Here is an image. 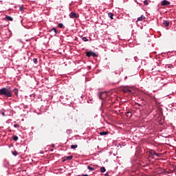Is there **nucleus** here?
Segmentation results:
<instances>
[{
	"label": "nucleus",
	"mask_w": 176,
	"mask_h": 176,
	"mask_svg": "<svg viewBox=\"0 0 176 176\" xmlns=\"http://www.w3.org/2000/svg\"><path fill=\"white\" fill-rule=\"evenodd\" d=\"M6 20H8V21H13V18H12L11 16H6Z\"/></svg>",
	"instance_id": "obj_10"
},
{
	"label": "nucleus",
	"mask_w": 176,
	"mask_h": 176,
	"mask_svg": "<svg viewBox=\"0 0 176 176\" xmlns=\"http://www.w3.org/2000/svg\"><path fill=\"white\" fill-rule=\"evenodd\" d=\"M123 93H131V90L129 89L125 88L122 89Z\"/></svg>",
	"instance_id": "obj_7"
},
{
	"label": "nucleus",
	"mask_w": 176,
	"mask_h": 176,
	"mask_svg": "<svg viewBox=\"0 0 176 176\" xmlns=\"http://www.w3.org/2000/svg\"><path fill=\"white\" fill-rule=\"evenodd\" d=\"M126 118H131V116H132L131 112H127L126 113Z\"/></svg>",
	"instance_id": "obj_12"
},
{
	"label": "nucleus",
	"mask_w": 176,
	"mask_h": 176,
	"mask_svg": "<svg viewBox=\"0 0 176 176\" xmlns=\"http://www.w3.org/2000/svg\"><path fill=\"white\" fill-rule=\"evenodd\" d=\"M153 155H155V156H157L159 157L160 154L156 153V152H153Z\"/></svg>",
	"instance_id": "obj_26"
},
{
	"label": "nucleus",
	"mask_w": 176,
	"mask_h": 176,
	"mask_svg": "<svg viewBox=\"0 0 176 176\" xmlns=\"http://www.w3.org/2000/svg\"><path fill=\"white\" fill-rule=\"evenodd\" d=\"M54 32V35L56 36L57 35V34H58V32L57 31V30L56 29V28H52L50 32Z\"/></svg>",
	"instance_id": "obj_5"
},
{
	"label": "nucleus",
	"mask_w": 176,
	"mask_h": 176,
	"mask_svg": "<svg viewBox=\"0 0 176 176\" xmlns=\"http://www.w3.org/2000/svg\"><path fill=\"white\" fill-rule=\"evenodd\" d=\"M14 127H15V129H19V127H20V125L15 124H14Z\"/></svg>",
	"instance_id": "obj_22"
},
{
	"label": "nucleus",
	"mask_w": 176,
	"mask_h": 176,
	"mask_svg": "<svg viewBox=\"0 0 176 176\" xmlns=\"http://www.w3.org/2000/svg\"><path fill=\"white\" fill-rule=\"evenodd\" d=\"M81 39L84 41V42H87L89 41V39H87V38L84 37V36H81Z\"/></svg>",
	"instance_id": "obj_15"
},
{
	"label": "nucleus",
	"mask_w": 176,
	"mask_h": 176,
	"mask_svg": "<svg viewBox=\"0 0 176 176\" xmlns=\"http://www.w3.org/2000/svg\"><path fill=\"white\" fill-rule=\"evenodd\" d=\"M24 9L25 8H24L23 7H20L21 12H24Z\"/></svg>",
	"instance_id": "obj_23"
},
{
	"label": "nucleus",
	"mask_w": 176,
	"mask_h": 176,
	"mask_svg": "<svg viewBox=\"0 0 176 176\" xmlns=\"http://www.w3.org/2000/svg\"><path fill=\"white\" fill-rule=\"evenodd\" d=\"M82 176H89V175H82Z\"/></svg>",
	"instance_id": "obj_28"
},
{
	"label": "nucleus",
	"mask_w": 176,
	"mask_h": 176,
	"mask_svg": "<svg viewBox=\"0 0 176 176\" xmlns=\"http://www.w3.org/2000/svg\"><path fill=\"white\" fill-rule=\"evenodd\" d=\"M14 92L15 96H19V90L17 89H14Z\"/></svg>",
	"instance_id": "obj_17"
},
{
	"label": "nucleus",
	"mask_w": 176,
	"mask_h": 176,
	"mask_svg": "<svg viewBox=\"0 0 176 176\" xmlns=\"http://www.w3.org/2000/svg\"><path fill=\"white\" fill-rule=\"evenodd\" d=\"M109 132H108V131H107L100 132V135H107V134H109Z\"/></svg>",
	"instance_id": "obj_8"
},
{
	"label": "nucleus",
	"mask_w": 176,
	"mask_h": 176,
	"mask_svg": "<svg viewBox=\"0 0 176 176\" xmlns=\"http://www.w3.org/2000/svg\"><path fill=\"white\" fill-rule=\"evenodd\" d=\"M3 116H5V113H3Z\"/></svg>",
	"instance_id": "obj_29"
},
{
	"label": "nucleus",
	"mask_w": 176,
	"mask_h": 176,
	"mask_svg": "<svg viewBox=\"0 0 176 176\" xmlns=\"http://www.w3.org/2000/svg\"><path fill=\"white\" fill-rule=\"evenodd\" d=\"M12 155H14V156H17L18 155L17 151L12 153Z\"/></svg>",
	"instance_id": "obj_25"
},
{
	"label": "nucleus",
	"mask_w": 176,
	"mask_h": 176,
	"mask_svg": "<svg viewBox=\"0 0 176 176\" xmlns=\"http://www.w3.org/2000/svg\"><path fill=\"white\" fill-rule=\"evenodd\" d=\"M102 94H100V96H99L100 100H102Z\"/></svg>",
	"instance_id": "obj_24"
},
{
	"label": "nucleus",
	"mask_w": 176,
	"mask_h": 176,
	"mask_svg": "<svg viewBox=\"0 0 176 176\" xmlns=\"http://www.w3.org/2000/svg\"><path fill=\"white\" fill-rule=\"evenodd\" d=\"M87 57H98V55L96 54L95 52H93L91 51H89L86 52Z\"/></svg>",
	"instance_id": "obj_2"
},
{
	"label": "nucleus",
	"mask_w": 176,
	"mask_h": 176,
	"mask_svg": "<svg viewBox=\"0 0 176 176\" xmlns=\"http://www.w3.org/2000/svg\"><path fill=\"white\" fill-rule=\"evenodd\" d=\"M164 25H165V27H168L170 25V22H168V21H164Z\"/></svg>",
	"instance_id": "obj_9"
},
{
	"label": "nucleus",
	"mask_w": 176,
	"mask_h": 176,
	"mask_svg": "<svg viewBox=\"0 0 176 176\" xmlns=\"http://www.w3.org/2000/svg\"><path fill=\"white\" fill-rule=\"evenodd\" d=\"M76 148H78V145L77 144H72L71 146V149H76Z\"/></svg>",
	"instance_id": "obj_14"
},
{
	"label": "nucleus",
	"mask_w": 176,
	"mask_h": 176,
	"mask_svg": "<svg viewBox=\"0 0 176 176\" xmlns=\"http://www.w3.org/2000/svg\"><path fill=\"white\" fill-rule=\"evenodd\" d=\"M162 6H168L170 5V1L167 0H164L161 2Z\"/></svg>",
	"instance_id": "obj_4"
},
{
	"label": "nucleus",
	"mask_w": 176,
	"mask_h": 176,
	"mask_svg": "<svg viewBox=\"0 0 176 176\" xmlns=\"http://www.w3.org/2000/svg\"><path fill=\"white\" fill-rule=\"evenodd\" d=\"M108 16H109V17L110 19H111V20H113V13L109 12V13L108 14Z\"/></svg>",
	"instance_id": "obj_11"
},
{
	"label": "nucleus",
	"mask_w": 176,
	"mask_h": 176,
	"mask_svg": "<svg viewBox=\"0 0 176 176\" xmlns=\"http://www.w3.org/2000/svg\"><path fill=\"white\" fill-rule=\"evenodd\" d=\"M0 96H5V97H12V89L10 87H6L0 89Z\"/></svg>",
	"instance_id": "obj_1"
},
{
	"label": "nucleus",
	"mask_w": 176,
	"mask_h": 176,
	"mask_svg": "<svg viewBox=\"0 0 176 176\" xmlns=\"http://www.w3.org/2000/svg\"><path fill=\"white\" fill-rule=\"evenodd\" d=\"M33 62L34 63V64H38V59L34 58L33 59Z\"/></svg>",
	"instance_id": "obj_21"
},
{
	"label": "nucleus",
	"mask_w": 176,
	"mask_h": 176,
	"mask_svg": "<svg viewBox=\"0 0 176 176\" xmlns=\"http://www.w3.org/2000/svg\"><path fill=\"white\" fill-rule=\"evenodd\" d=\"M58 28H64V25L63 23H59L58 24Z\"/></svg>",
	"instance_id": "obj_20"
},
{
	"label": "nucleus",
	"mask_w": 176,
	"mask_h": 176,
	"mask_svg": "<svg viewBox=\"0 0 176 176\" xmlns=\"http://www.w3.org/2000/svg\"><path fill=\"white\" fill-rule=\"evenodd\" d=\"M72 158H73L72 155L67 156L66 157V160H72Z\"/></svg>",
	"instance_id": "obj_19"
},
{
	"label": "nucleus",
	"mask_w": 176,
	"mask_h": 176,
	"mask_svg": "<svg viewBox=\"0 0 176 176\" xmlns=\"http://www.w3.org/2000/svg\"><path fill=\"white\" fill-rule=\"evenodd\" d=\"M144 5H148V1H146V0H145L144 1Z\"/></svg>",
	"instance_id": "obj_27"
},
{
	"label": "nucleus",
	"mask_w": 176,
	"mask_h": 176,
	"mask_svg": "<svg viewBox=\"0 0 176 176\" xmlns=\"http://www.w3.org/2000/svg\"><path fill=\"white\" fill-rule=\"evenodd\" d=\"M146 17L144 15H142L140 17H139L137 20V21H142V20H145Z\"/></svg>",
	"instance_id": "obj_6"
},
{
	"label": "nucleus",
	"mask_w": 176,
	"mask_h": 176,
	"mask_svg": "<svg viewBox=\"0 0 176 176\" xmlns=\"http://www.w3.org/2000/svg\"><path fill=\"white\" fill-rule=\"evenodd\" d=\"M107 170L105 169V167H101L100 168V173H105Z\"/></svg>",
	"instance_id": "obj_16"
},
{
	"label": "nucleus",
	"mask_w": 176,
	"mask_h": 176,
	"mask_svg": "<svg viewBox=\"0 0 176 176\" xmlns=\"http://www.w3.org/2000/svg\"><path fill=\"white\" fill-rule=\"evenodd\" d=\"M12 140L14 141H17L19 140V137L17 135H13L12 136Z\"/></svg>",
	"instance_id": "obj_13"
},
{
	"label": "nucleus",
	"mask_w": 176,
	"mask_h": 176,
	"mask_svg": "<svg viewBox=\"0 0 176 176\" xmlns=\"http://www.w3.org/2000/svg\"><path fill=\"white\" fill-rule=\"evenodd\" d=\"M69 16L71 17V19H78V17H79V15L76 14V12H72L69 14Z\"/></svg>",
	"instance_id": "obj_3"
},
{
	"label": "nucleus",
	"mask_w": 176,
	"mask_h": 176,
	"mask_svg": "<svg viewBox=\"0 0 176 176\" xmlns=\"http://www.w3.org/2000/svg\"><path fill=\"white\" fill-rule=\"evenodd\" d=\"M87 168L88 170H89L90 171H94V168L90 166H87Z\"/></svg>",
	"instance_id": "obj_18"
}]
</instances>
